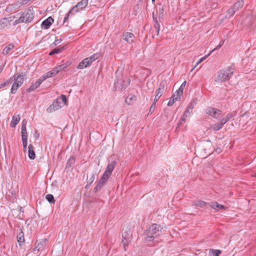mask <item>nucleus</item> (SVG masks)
Wrapping results in <instances>:
<instances>
[{
    "mask_svg": "<svg viewBox=\"0 0 256 256\" xmlns=\"http://www.w3.org/2000/svg\"><path fill=\"white\" fill-rule=\"evenodd\" d=\"M116 75L117 80L114 82V90L120 91L124 90L130 84V79L126 76H122L118 70L116 71Z\"/></svg>",
    "mask_w": 256,
    "mask_h": 256,
    "instance_id": "obj_1",
    "label": "nucleus"
},
{
    "mask_svg": "<svg viewBox=\"0 0 256 256\" xmlns=\"http://www.w3.org/2000/svg\"><path fill=\"white\" fill-rule=\"evenodd\" d=\"M162 228L158 224H152L146 231L147 236L146 240L147 242H151L154 238L159 236Z\"/></svg>",
    "mask_w": 256,
    "mask_h": 256,
    "instance_id": "obj_2",
    "label": "nucleus"
},
{
    "mask_svg": "<svg viewBox=\"0 0 256 256\" xmlns=\"http://www.w3.org/2000/svg\"><path fill=\"white\" fill-rule=\"evenodd\" d=\"M233 74V69L229 67L225 70H220L216 80V82H224L228 80Z\"/></svg>",
    "mask_w": 256,
    "mask_h": 256,
    "instance_id": "obj_3",
    "label": "nucleus"
},
{
    "mask_svg": "<svg viewBox=\"0 0 256 256\" xmlns=\"http://www.w3.org/2000/svg\"><path fill=\"white\" fill-rule=\"evenodd\" d=\"M26 75L16 74L13 76L14 82L12 84L11 92L13 94L16 93L18 88L23 84Z\"/></svg>",
    "mask_w": 256,
    "mask_h": 256,
    "instance_id": "obj_4",
    "label": "nucleus"
},
{
    "mask_svg": "<svg viewBox=\"0 0 256 256\" xmlns=\"http://www.w3.org/2000/svg\"><path fill=\"white\" fill-rule=\"evenodd\" d=\"M100 54L96 53L90 57L84 59L77 66L78 69H83L90 66L92 62L99 58Z\"/></svg>",
    "mask_w": 256,
    "mask_h": 256,
    "instance_id": "obj_5",
    "label": "nucleus"
},
{
    "mask_svg": "<svg viewBox=\"0 0 256 256\" xmlns=\"http://www.w3.org/2000/svg\"><path fill=\"white\" fill-rule=\"evenodd\" d=\"M34 18V12L32 10L28 9L26 12H24L18 19L14 22L16 24L21 22L28 23L32 21Z\"/></svg>",
    "mask_w": 256,
    "mask_h": 256,
    "instance_id": "obj_6",
    "label": "nucleus"
},
{
    "mask_svg": "<svg viewBox=\"0 0 256 256\" xmlns=\"http://www.w3.org/2000/svg\"><path fill=\"white\" fill-rule=\"evenodd\" d=\"M27 122L26 120H24L22 123V146L24 147V150L25 152L26 150L27 144H28V134L26 128Z\"/></svg>",
    "mask_w": 256,
    "mask_h": 256,
    "instance_id": "obj_7",
    "label": "nucleus"
},
{
    "mask_svg": "<svg viewBox=\"0 0 256 256\" xmlns=\"http://www.w3.org/2000/svg\"><path fill=\"white\" fill-rule=\"evenodd\" d=\"M206 113L214 118L218 119L222 114V111L217 108L208 107L206 110Z\"/></svg>",
    "mask_w": 256,
    "mask_h": 256,
    "instance_id": "obj_8",
    "label": "nucleus"
},
{
    "mask_svg": "<svg viewBox=\"0 0 256 256\" xmlns=\"http://www.w3.org/2000/svg\"><path fill=\"white\" fill-rule=\"evenodd\" d=\"M88 4V0H81L76 6L72 8V10L74 11V13L79 12L83 10Z\"/></svg>",
    "mask_w": 256,
    "mask_h": 256,
    "instance_id": "obj_9",
    "label": "nucleus"
},
{
    "mask_svg": "<svg viewBox=\"0 0 256 256\" xmlns=\"http://www.w3.org/2000/svg\"><path fill=\"white\" fill-rule=\"evenodd\" d=\"M122 38L129 44L134 42V36L130 32H124L122 34Z\"/></svg>",
    "mask_w": 256,
    "mask_h": 256,
    "instance_id": "obj_10",
    "label": "nucleus"
},
{
    "mask_svg": "<svg viewBox=\"0 0 256 256\" xmlns=\"http://www.w3.org/2000/svg\"><path fill=\"white\" fill-rule=\"evenodd\" d=\"M122 236V244H123L124 250L126 251V248L130 241V234L126 232L123 233Z\"/></svg>",
    "mask_w": 256,
    "mask_h": 256,
    "instance_id": "obj_11",
    "label": "nucleus"
},
{
    "mask_svg": "<svg viewBox=\"0 0 256 256\" xmlns=\"http://www.w3.org/2000/svg\"><path fill=\"white\" fill-rule=\"evenodd\" d=\"M43 82V80L40 77L35 82V83L32 84L26 90V92H30L34 90L36 88L40 86Z\"/></svg>",
    "mask_w": 256,
    "mask_h": 256,
    "instance_id": "obj_12",
    "label": "nucleus"
},
{
    "mask_svg": "<svg viewBox=\"0 0 256 256\" xmlns=\"http://www.w3.org/2000/svg\"><path fill=\"white\" fill-rule=\"evenodd\" d=\"M60 99L58 98L53 102V104L50 106L47 110L51 112L52 110L55 111L61 108Z\"/></svg>",
    "mask_w": 256,
    "mask_h": 256,
    "instance_id": "obj_13",
    "label": "nucleus"
},
{
    "mask_svg": "<svg viewBox=\"0 0 256 256\" xmlns=\"http://www.w3.org/2000/svg\"><path fill=\"white\" fill-rule=\"evenodd\" d=\"M54 22V20L53 18L51 16H49L42 22L41 26L44 29H48L52 24Z\"/></svg>",
    "mask_w": 256,
    "mask_h": 256,
    "instance_id": "obj_14",
    "label": "nucleus"
},
{
    "mask_svg": "<svg viewBox=\"0 0 256 256\" xmlns=\"http://www.w3.org/2000/svg\"><path fill=\"white\" fill-rule=\"evenodd\" d=\"M208 206L216 210H226V207L224 205L220 204L216 202H213L210 203Z\"/></svg>",
    "mask_w": 256,
    "mask_h": 256,
    "instance_id": "obj_15",
    "label": "nucleus"
},
{
    "mask_svg": "<svg viewBox=\"0 0 256 256\" xmlns=\"http://www.w3.org/2000/svg\"><path fill=\"white\" fill-rule=\"evenodd\" d=\"M116 164V161H112L111 162H110L107 166L106 170H105L104 172H107V174L110 176Z\"/></svg>",
    "mask_w": 256,
    "mask_h": 256,
    "instance_id": "obj_16",
    "label": "nucleus"
},
{
    "mask_svg": "<svg viewBox=\"0 0 256 256\" xmlns=\"http://www.w3.org/2000/svg\"><path fill=\"white\" fill-rule=\"evenodd\" d=\"M10 25V20L8 18H4L0 20V30L8 27Z\"/></svg>",
    "mask_w": 256,
    "mask_h": 256,
    "instance_id": "obj_17",
    "label": "nucleus"
},
{
    "mask_svg": "<svg viewBox=\"0 0 256 256\" xmlns=\"http://www.w3.org/2000/svg\"><path fill=\"white\" fill-rule=\"evenodd\" d=\"M28 156L31 160H34L36 157L35 152L34 151V146L32 144H30L28 147Z\"/></svg>",
    "mask_w": 256,
    "mask_h": 256,
    "instance_id": "obj_18",
    "label": "nucleus"
},
{
    "mask_svg": "<svg viewBox=\"0 0 256 256\" xmlns=\"http://www.w3.org/2000/svg\"><path fill=\"white\" fill-rule=\"evenodd\" d=\"M20 120V114L14 115L12 116L10 126L12 128H14L16 125L19 122Z\"/></svg>",
    "mask_w": 256,
    "mask_h": 256,
    "instance_id": "obj_19",
    "label": "nucleus"
},
{
    "mask_svg": "<svg viewBox=\"0 0 256 256\" xmlns=\"http://www.w3.org/2000/svg\"><path fill=\"white\" fill-rule=\"evenodd\" d=\"M17 240L20 246H22L24 242V233L20 230V232L17 234Z\"/></svg>",
    "mask_w": 256,
    "mask_h": 256,
    "instance_id": "obj_20",
    "label": "nucleus"
},
{
    "mask_svg": "<svg viewBox=\"0 0 256 256\" xmlns=\"http://www.w3.org/2000/svg\"><path fill=\"white\" fill-rule=\"evenodd\" d=\"M210 203H207L204 201L198 200H196L194 202L193 205L197 206V207H200V208H204V207H206L208 206V204Z\"/></svg>",
    "mask_w": 256,
    "mask_h": 256,
    "instance_id": "obj_21",
    "label": "nucleus"
},
{
    "mask_svg": "<svg viewBox=\"0 0 256 256\" xmlns=\"http://www.w3.org/2000/svg\"><path fill=\"white\" fill-rule=\"evenodd\" d=\"M224 126V124L220 121L219 122H218L215 124H211L210 126V128L214 131H218L221 129Z\"/></svg>",
    "mask_w": 256,
    "mask_h": 256,
    "instance_id": "obj_22",
    "label": "nucleus"
},
{
    "mask_svg": "<svg viewBox=\"0 0 256 256\" xmlns=\"http://www.w3.org/2000/svg\"><path fill=\"white\" fill-rule=\"evenodd\" d=\"M47 242L46 239H44L40 242H38L37 244V246H36L35 250H37L38 251H40L43 250L44 246L46 244Z\"/></svg>",
    "mask_w": 256,
    "mask_h": 256,
    "instance_id": "obj_23",
    "label": "nucleus"
},
{
    "mask_svg": "<svg viewBox=\"0 0 256 256\" xmlns=\"http://www.w3.org/2000/svg\"><path fill=\"white\" fill-rule=\"evenodd\" d=\"M105 184V182L100 179L98 182L96 186L94 188V192L96 193L97 192L102 188V187Z\"/></svg>",
    "mask_w": 256,
    "mask_h": 256,
    "instance_id": "obj_24",
    "label": "nucleus"
},
{
    "mask_svg": "<svg viewBox=\"0 0 256 256\" xmlns=\"http://www.w3.org/2000/svg\"><path fill=\"white\" fill-rule=\"evenodd\" d=\"M71 62L69 61H67L64 63H63L58 66H56L57 69L58 70V71L61 72L64 70H65L66 68H68V66H70Z\"/></svg>",
    "mask_w": 256,
    "mask_h": 256,
    "instance_id": "obj_25",
    "label": "nucleus"
},
{
    "mask_svg": "<svg viewBox=\"0 0 256 256\" xmlns=\"http://www.w3.org/2000/svg\"><path fill=\"white\" fill-rule=\"evenodd\" d=\"M244 6V1L243 0H238L236 2L234 5L232 6L233 8H234L236 11L238 10L240 8H242Z\"/></svg>",
    "mask_w": 256,
    "mask_h": 256,
    "instance_id": "obj_26",
    "label": "nucleus"
},
{
    "mask_svg": "<svg viewBox=\"0 0 256 256\" xmlns=\"http://www.w3.org/2000/svg\"><path fill=\"white\" fill-rule=\"evenodd\" d=\"M14 48V45L13 44H10L6 46L2 50V54L6 55L9 52Z\"/></svg>",
    "mask_w": 256,
    "mask_h": 256,
    "instance_id": "obj_27",
    "label": "nucleus"
},
{
    "mask_svg": "<svg viewBox=\"0 0 256 256\" xmlns=\"http://www.w3.org/2000/svg\"><path fill=\"white\" fill-rule=\"evenodd\" d=\"M164 84L165 82H162L159 85L158 88L157 90L156 94H158V95L162 96V94L164 92Z\"/></svg>",
    "mask_w": 256,
    "mask_h": 256,
    "instance_id": "obj_28",
    "label": "nucleus"
},
{
    "mask_svg": "<svg viewBox=\"0 0 256 256\" xmlns=\"http://www.w3.org/2000/svg\"><path fill=\"white\" fill-rule=\"evenodd\" d=\"M234 115L230 113L228 114L222 120H221V122L224 124V125L226 124L230 118H232Z\"/></svg>",
    "mask_w": 256,
    "mask_h": 256,
    "instance_id": "obj_29",
    "label": "nucleus"
},
{
    "mask_svg": "<svg viewBox=\"0 0 256 256\" xmlns=\"http://www.w3.org/2000/svg\"><path fill=\"white\" fill-rule=\"evenodd\" d=\"M75 162V159L74 157H70L66 162V167H71L74 165Z\"/></svg>",
    "mask_w": 256,
    "mask_h": 256,
    "instance_id": "obj_30",
    "label": "nucleus"
},
{
    "mask_svg": "<svg viewBox=\"0 0 256 256\" xmlns=\"http://www.w3.org/2000/svg\"><path fill=\"white\" fill-rule=\"evenodd\" d=\"M46 200L50 204H54L55 200L52 194H48L46 196Z\"/></svg>",
    "mask_w": 256,
    "mask_h": 256,
    "instance_id": "obj_31",
    "label": "nucleus"
},
{
    "mask_svg": "<svg viewBox=\"0 0 256 256\" xmlns=\"http://www.w3.org/2000/svg\"><path fill=\"white\" fill-rule=\"evenodd\" d=\"M186 85V81H184L182 83V84H181V86H180L179 88L176 91V93H179L180 94H183L184 88L185 87Z\"/></svg>",
    "mask_w": 256,
    "mask_h": 256,
    "instance_id": "obj_32",
    "label": "nucleus"
},
{
    "mask_svg": "<svg viewBox=\"0 0 256 256\" xmlns=\"http://www.w3.org/2000/svg\"><path fill=\"white\" fill-rule=\"evenodd\" d=\"M211 54H210V52L208 54L206 55L204 57L200 58L196 64L194 66V68L192 69V70H194L196 66H197L200 63H201L202 61H204L208 56H209Z\"/></svg>",
    "mask_w": 256,
    "mask_h": 256,
    "instance_id": "obj_33",
    "label": "nucleus"
},
{
    "mask_svg": "<svg viewBox=\"0 0 256 256\" xmlns=\"http://www.w3.org/2000/svg\"><path fill=\"white\" fill-rule=\"evenodd\" d=\"M196 103H197V99L196 98H194L189 104L188 106V107L189 108H190V110H192L194 108V106H196Z\"/></svg>",
    "mask_w": 256,
    "mask_h": 256,
    "instance_id": "obj_34",
    "label": "nucleus"
},
{
    "mask_svg": "<svg viewBox=\"0 0 256 256\" xmlns=\"http://www.w3.org/2000/svg\"><path fill=\"white\" fill-rule=\"evenodd\" d=\"M134 98V96H128L126 98L125 102L127 104H131L132 103Z\"/></svg>",
    "mask_w": 256,
    "mask_h": 256,
    "instance_id": "obj_35",
    "label": "nucleus"
},
{
    "mask_svg": "<svg viewBox=\"0 0 256 256\" xmlns=\"http://www.w3.org/2000/svg\"><path fill=\"white\" fill-rule=\"evenodd\" d=\"M96 174H92L89 177L87 178V182H89L90 184H92L95 180Z\"/></svg>",
    "mask_w": 256,
    "mask_h": 256,
    "instance_id": "obj_36",
    "label": "nucleus"
},
{
    "mask_svg": "<svg viewBox=\"0 0 256 256\" xmlns=\"http://www.w3.org/2000/svg\"><path fill=\"white\" fill-rule=\"evenodd\" d=\"M52 76H53V75L52 74V72L50 71V72L46 73L45 74H44L42 76H41V78L44 81L47 78H50Z\"/></svg>",
    "mask_w": 256,
    "mask_h": 256,
    "instance_id": "obj_37",
    "label": "nucleus"
},
{
    "mask_svg": "<svg viewBox=\"0 0 256 256\" xmlns=\"http://www.w3.org/2000/svg\"><path fill=\"white\" fill-rule=\"evenodd\" d=\"M210 253L213 254L214 256H219L220 254H221V251L218 250H210Z\"/></svg>",
    "mask_w": 256,
    "mask_h": 256,
    "instance_id": "obj_38",
    "label": "nucleus"
},
{
    "mask_svg": "<svg viewBox=\"0 0 256 256\" xmlns=\"http://www.w3.org/2000/svg\"><path fill=\"white\" fill-rule=\"evenodd\" d=\"M12 82V80L11 79L8 80H6L4 82L0 84V88L4 87L9 85Z\"/></svg>",
    "mask_w": 256,
    "mask_h": 256,
    "instance_id": "obj_39",
    "label": "nucleus"
},
{
    "mask_svg": "<svg viewBox=\"0 0 256 256\" xmlns=\"http://www.w3.org/2000/svg\"><path fill=\"white\" fill-rule=\"evenodd\" d=\"M110 176V175L107 174V172H104L100 179L106 182L108 181Z\"/></svg>",
    "mask_w": 256,
    "mask_h": 256,
    "instance_id": "obj_40",
    "label": "nucleus"
},
{
    "mask_svg": "<svg viewBox=\"0 0 256 256\" xmlns=\"http://www.w3.org/2000/svg\"><path fill=\"white\" fill-rule=\"evenodd\" d=\"M236 12V10L232 7L228 10L227 14L229 16V18H230L235 14Z\"/></svg>",
    "mask_w": 256,
    "mask_h": 256,
    "instance_id": "obj_41",
    "label": "nucleus"
},
{
    "mask_svg": "<svg viewBox=\"0 0 256 256\" xmlns=\"http://www.w3.org/2000/svg\"><path fill=\"white\" fill-rule=\"evenodd\" d=\"M182 94H180L179 93H176V92L172 94V98L174 99L176 101L179 100H180V96Z\"/></svg>",
    "mask_w": 256,
    "mask_h": 256,
    "instance_id": "obj_42",
    "label": "nucleus"
},
{
    "mask_svg": "<svg viewBox=\"0 0 256 256\" xmlns=\"http://www.w3.org/2000/svg\"><path fill=\"white\" fill-rule=\"evenodd\" d=\"M75 13H74V10H72V9L66 14V15L64 18V22H65L68 18L70 16V14L72 15H73Z\"/></svg>",
    "mask_w": 256,
    "mask_h": 256,
    "instance_id": "obj_43",
    "label": "nucleus"
},
{
    "mask_svg": "<svg viewBox=\"0 0 256 256\" xmlns=\"http://www.w3.org/2000/svg\"><path fill=\"white\" fill-rule=\"evenodd\" d=\"M154 28L156 32L157 35H158L160 31V24L157 21L156 22V24L154 26Z\"/></svg>",
    "mask_w": 256,
    "mask_h": 256,
    "instance_id": "obj_44",
    "label": "nucleus"
},
{
    "mask_svg": "<svg viewBox=\"0 0 256 256\" xmlns=\"http://www.w3.org/2000/svg\"><path fill=\"white\" fill-rule=\"evenodd\" d=\"M64 49V47L60 48H56L54 49L53 50H54V54H56L60 53V52H62V50Z\"/></svg>",
    "mask_w": 256,
    "mask_h": 256,
    "instance_id": "obj_45",
    "label": "nucleus"
},
{
    "mask_svg": "<svg viewBox=\"0 0 256 256\" xmlns=\"http://www.w3.org/2000/svg\"><path fill=\"white\" fill-rule=\"evenodd\" d=\"M224 42V40L221 41L220 44L216 48H214L210 51V54H212L216 50L220 48L223 45Z\"/></svg>",
    "mask_w": 256,
    "mask_h": 256,
    "instance_id": "obj_46",
    "label": "nucleus"
},
{
    "mask_svg": "<svg viewBox=\"0 0 256 256\" xmlns=\"http://www.w3.org/2000/svg\"><path fill=\"white\" fill-rule=\"evenodd\" d=\"M52 74L53 76H56L57 74L59 72L58 71V70L57 69V68H54L52 70L50 71Z\"/></svg>",
    "mask_w": 256,
    "mask_h": 256,
    "instance_id": "obj_47",
    "label": "nucleus"
},
{
    "mask_svg": "<svg viewBox=\"0 0 256 256\" xmlns=\"http://www.w3.org/2000/svg\"><path fill=\"white\" fill-rule=\"evenodd\" d=\"M175 102L176 100L171 97L168 103V106H172Z\"/></svg>",
    "mask_w": 256,
    "mask_h": 256,
    "instance_id": "obj_48",
    "label": "nucleus"
},
{
    "mask_svg": "<svg viewBox=\"0 0 256 256\" xmlns=\"http://www.w3.org/2000/svg\"><path fill=\"white\" fill-rule=\"evenodd\" d=\"M188 114H186L184 112L181 118V120L182 121H184V122L186 120V119L188 116Z\"/></svg>",
    "mask_w": 256,
    "mask_h": 256,
    "instance_id": "obj_49",
    "label": "nucleus"
},
{
    "mask_svg": "<svg viewBox=\"0 0 256 256\" xmlns=\"http://www.w3.org/2000/svg\"><path fill=\"white\" fill-rule=\"evenodd\" d=\"M160 97V95H158V94H156L153 103L156 104V102L158 100Z\"/></svg>",
    "mask_w": 256,
    "mask_h": 256,
    "instance_id": "obj_50",
    "label": "nucleus"
},
{
    "mask_svg": "<svg viewBox=\"0 0 256 256\" xmlns=\"http://www.w3.org/2000/svg\"><path fill=\"white\" fill-rule=\"evenodd\" d=\"M156 106V104L152 103L150 108V112H152L154 111V108Z\"/></svg>",
    "mask_w": 256,
    "mask_h": 256,
    "instance_id": "obj_51",
    "label": "nucleus"
},
{
    "mask_svg": "<svg viewBox=\"0 0 256 256\" xmlns=\"http://www.w3.org/2000/svg\"><path fill=\"white\" fill-rule=\"evenodd\" d=\"M62 100V101L64 102V104H66V96L64 95V94H62L61 96V98L60 99V100Z\"/></svg>",
    "mask_w": 256,
    "mask_h": 256,
    "instance_id": "obj_52",
    "label": "nucleus"
},
{
    "mask_svg": "<svg viewBox=\"0 0 256 256\" xmlns=\"http://www.w3.org/2000/svg\"><path fill=\"white\" fill-rule=\"evenodd\" d=\"M62 42V39H57L54 42V45H57L59 44Z\"/></svg>",
    "mask_w": 256,
    "mask_h": 256,
    "instance_id": "obj_53",
    "label": "nucleus"
},
{
    "mask_svg": "<svg viewBox=\"0 0 256 256\" xmlns=\"http://www.w3.org/2000/svg\"><path fill=\"white\" fill-rule=\"evenodd\" d=\"M190 109L188 107L187 108L186 110L184 111V112L186 114H188V116L190 115Z\"/></svg>",
    "mask_w": 256,
    "mask_h": 256,
    "instance_id": "obj_54",
    "label": "nucleus"
},
{
    "mask_svg": "<svg viewBox=\"0 0 256 256\" xmlns=\"http://www.w3.org/2000/svg\"><path fill=\"white\" fill-rule=\"evenodd\" d=\"M90 185H91V184H90L89 182H87V184H86V186H85L86 188V189L88 188Z\"/></svg>",
    "mask_w": 256,
    "mask_h": 256,
    "instance_id": "obj_55",
    "label": "nucleus"
},
{
    "mask_svg": "<svg viewBox=\"0 0 256 256\" xmlns=\"http://www.w3.org/2000/svg\"><path fill=\"white\" fill-rule=\"evenodd\" d=\"M54 54H54V50H52V51H51V52H50L49 55L52 56V55Z\"/></svg>",
    "mask_w": 256,
    "mask_h": 256,
    "instance_id": "obj_56",
    "label": "nucleus"
},
{
    "mask_svg": "<svg viewBox=\"0 0 256 256\" xmlns=\"http://www.w3.org/2000/svg\"><path fill=\"white\" fill-rule=\"evenodd\" d=\"M220 150V148H218V149L216 150V152H219V151Z\"/></svg>",
    "mask_w": 256,
    "mask_h": 256,
    "instance_id": "obj_57",
    "label": "nucleus"
},
{
    "mask_svg": "<svg viewBox=\"0 0 256 256\" xmlns=\"http://www.w3.org/2000/svg\"><path fill=\"white\" fill-rule=\"evenodd\" d=\"M64 0V2H67V1H68V0Z\"/></svg>",
    "mask_w": 256,
    "mask_h": 256,
    "instance_id": "obj_58",
    "label": "nucleus"
},
{
    "mask_svg": "<svg viewBox=\"0 0 256 256\" xmlns=\"http://www.w3.org/2000/svg\"><path fill=\"white\" fill-rule=\"evenodd\" d=\"M152 2H154L155 0H152Z\"/></svg>",
    "mask_w": 256,
    "mask_h": 256,
    "instance_id": "obj_59",
    "label": "nucleus"
},
{
    "mask_svg": "<svg viewBox=\"0 0 256 256\" xmlns=\"http://www.w3.org/2000/svg\"><path fill=\"white\" fill-rule=\"evenodd\" d=\"M254 176H256V175H254Z\"/></svg>",
    "mask_w": 256,
    "mask_h": 256,
    "instance_id": "obj_60",
    "label": "nucleus"
}]
</instances>
